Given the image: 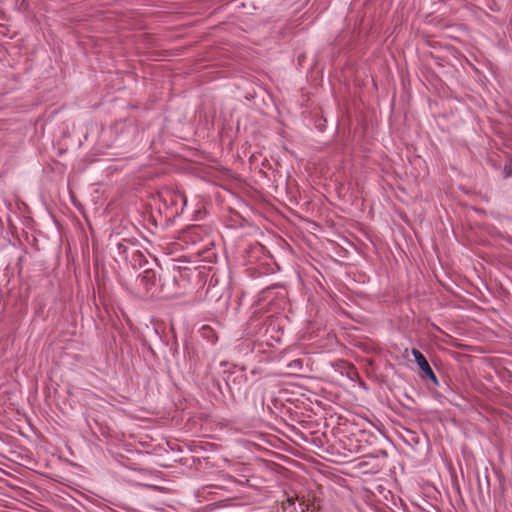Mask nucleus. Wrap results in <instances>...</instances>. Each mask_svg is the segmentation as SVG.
<instances>
[{
	"instance_id": "nucleus-2",
	"label": "nucleus",
	"mask_w": 512,
	"mask_h": 512,
	"mask_svg": "<svg viewBox=\"0 0 512 512\" xmlns=\"http://www.w3.org/2000/svg\"><path fill=\"white\" fill-rule=\"evenodd\" d=\"M154 280H155V273L150 269L145 270L144 274L142 276V281H146L147 285H148L149 283H154Z\"/></svg>"
},
{
	"instance_id": "nucleus-8",
	"label": "nucleus",
	"mask_w": 512,
	"mask_h": 512,
	"mask_svg": "<svg viewBox=\"0 0 512 512\" xmlns=\"http://www.w3.org/2000/svg\"><path fill=\"white\" fill-rule=\"evenodd\" d=\"M289 505H294L295 499L293 497H288L286 501Z\"/></svg>"
},
{
	"instance_id": "nucleus-6",
	"label": "nucleus",
	"mask_w": 512,
	"mask_h": 512,
	"mask_svg": "<svg viewBox=\"0 0 512 512\" xmlns=\"http://www.w3.org/2000/svg\"><path fill=\"white\" fill-rule=\"evenodd\" d=\"M119 253H128L127 246L124 244H119Z\"/></svg>"
},
{
	"instance_id": "nucleus-5",
	"label": "nucleus",
	"mask_w": 512,
	"mask_h": 512,
	"mask_svg": "<svg viewBox=\"0 0 512 512\" xmlns=\"http://www.w3.org/2000/svg\"><path fill=\"white\" fill-rule=\"evenodd\" d=\"M296 499L300 501V505L302 506V511L309 509L308 503H306L305 501H302L299 497H296Z\"/></svg>"
},
{
	"instance_id": "nucleus-1",
	"label": "nucleus",
	"mask_w": 512,
	"mask_h": 512,
	"mask_svg": "<svg viewBox=\"0 0 512 512\" xmlns=\"http://www.w3.org/2000/svg\"><path fill=\"white\" fill-rule=\"evenodd\" d=\"M412 355L414 356L416 363L418 364L420 370L425 374V376L435 384H438V379L425 356L418 349H412Z\"/></svg>"
},
{
	"instance_id": "nucleus-9",
	"label": "nucleus",
	"mask_w": 512,
	"mask_h": 512,
	"mask_svg": "<svg viewBox=\"0 0 512 512\" xmlns=\"http://www.w3.org/2000/svg\"><path fill=\"white\" fill-rule=\"evenodd\" d=\"M202 330H203V332H204V333H205L206 331H207V332H211V331H212V330H211V328H209L208 326H204V327L202 328Z\"/></svg>"
},
{
	"instance_id": "nucleus-4",
	"label": "nucleus",
	"mask_w": 512,
	"mask_h": 512,
	"mask_svg": "<svg viewBox=\"0 0 512 512\" xmlns=\"http://www.w3.org/2000/svg\"><path fill=\"white\" fill-rule=\"evenodd\" d=\"M174 197H175V199H174V202H175V203H176L178 200H180V201L182 202L183 206H185V205H186V203H187V199H186V197H185V195H184V194L177 193V194H175V196H174Z\"/></svg>"
},
{
	"instance_id": "nucleus-3",
	"label": "nucleus",
	"mask_w": 512,
	"mask_h": 512,
	"mask_svg": "<svg viewBox=\"0 0 512 512\" xmlns=\"http://www.w3.org/2000/svg\"><path fill=\"white\" fill-rule=\"evenodd\" d=\"M503 173L505 177L512 176V158L505 164Z\"/></svg>"
},
{
	"instance_id": "nucleus-7",
	"label": "nucleus",
	"mask_w": 512,
	"mask_h": 512,
	"mask_svg": "<svg viewBox=\"0 0 512 512\" xmlns=\"http://www.w3.org/2000/svg\"><path fill=\"white\" fill-rule=\"evenodd\" d=\"M131 255L133 257H136V256H143L142 252L140 250H134L131 252Z\"/></svg>"
}]
</instances>
